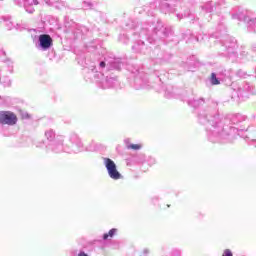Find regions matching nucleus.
Instances as JSON below:
<instances>
[{"label":"nucleus","instance_id":"obj_3","mask_svg":"<svg viewBox=\"0 0 256 256\" xmlns=\"http://www.w3.org/2000/svg\"><path fill=\"white\" fill-rule=\"evenodd\" d=\"M40 47L42 49H49L53 45V39L50 35L42 34L39 36Z\"/></svg>","mask_w":256,"mask_h":256},{"label":"nucleus","instance_id":"obj_2","mask_svg":"<svg viewBox=\"0 0 256 256\" xmlns=\"http://www.w3.org/2000/svg\"><path fill=\"white\" fill-rule=\"evenodd\" d=\"M17 115L11 111L0 112V123L1 125H17Z\"/></svg>","mask_w":256,"mask_h":256},{"label":"nucleus","instance_id":"obj_9","mask_svg":"<svg viewBox=\"0 0 256 256\" xmlns=\"http://www.w3.org/2000/svg\"><path fill=\"white\" fill-rule=\"evenodd\" d=\"M105 66H106V64H105V62H100V67H102V68H105Z\"/></svg>","mask_w":256,"mask_h":256},{"label":"nucleus","instance_id":"obj_7","mask_svg":"<svg viewBox=\"0 0 256 256\" xmlns=\"http://www.w3.org/2000/svg\"><path fill=\"white\" fill-rule=\"evenodd\" d=\"M222 256H233V252H231L229 249L224 250Z\"/></svg>","mask_w":256,"mask_h":256},{"label":"nucleus","instance_id":"obj_6","mask_svg":"<svg viewBox=\"0 0 256 256\" xmlns=\"http://www.w3.org/2000/svg\"><path fill=\"white\" fill-rule=\"evenodd\" d=\"M127 149H133L134 151H139V149H141V144H131V145H128Z\"/></svg>","mask_w":256,"mask_h":256},{"label":"nucleus","instance_id":"obj_8","mask_svg":"<svg viewBox=\"0 0 256 256\" xmlns=\"http://www.w3.org/2000/svg\"><path fill=\"white\" fill-rule=\"evenodd\" d=\"M78 256H88V255H87V253H85V252H80V253L78 254Z\"/></svg>","mask_w":256,"mask_h":256},{"label":"nucleus","instance_id":"obj_1","mask_svg":"<svg viewBox=\"0 0 256 256\" xmlns=\"http://www.w3.org/2000/svg\"><path fill=\"white\" fill-rule=\"evenodd\" d=\"M104 163L108 171V175L111 179H114V181H117L123 177L119 172V170H117V165L113 160H111V158H104Z\"/></svg>","mask_w":256,"mask_h":256},{"label":"nucleus","instance_id":"obj_4","mask_svg":"<svg viewBox=\"0 0 256 256\" xmlns=\"http://www.w3.org/2000/svg\"><path fill=\"white\" fill-rule=\"evenodd\" d=\"M116 234H117V229L112 228L108 233L103 235V239H104V241H107L109 239H113V237H115Z\"/></svg>","mask_w":256,"mask_h":256},{"label":"nucleus","instance_id":"obj_5","mask_svg":"<svg viewBox=\"0 0 256 256\" xmlns=\"http://www.w3.org/2000/svg\"><path fill=\"white\" fill-rule=\"evenodd\" d=\"M211 83L212 85H219V79H217V75L215 73L211 74Z\"/></svg>","mask_w":256,"mask_h":256}]
</instances>
